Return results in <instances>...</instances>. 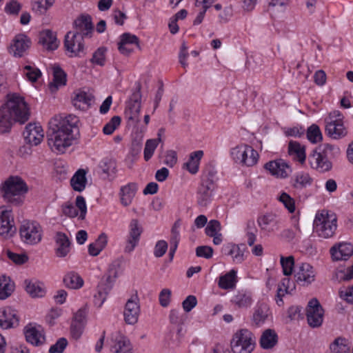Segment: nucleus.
<instances>
[{
  "mask_svg": "<svg viewBox=\"0 0 353 353\" xmlns=\"http://www.w3.org/2000/svg\"><path fill=\"white\" fill-rule=\"evenodd\" d=\"M79 122L78 117L73 114L56 115L50 119L47 139L53 151L63 153L72 144L79 134Z\"/></svg>",
  "mask_w": 353,
  "mask_h": 353,
  "instance_id": "nucleus-1",
  "label": "nucleus"
},
{
  "mask_svg": "<svg viewBox=\"0 0 353 353\" xmlns=\"http://www.w3.org/2000/svg\"><path fill=\"white\" fill-rule=\"evenodd\" d=\"M29 117L30 110L23 98L12 94L6 103L0 108V131L6 132L14 122L24 123Z\"/></svg>",
  "mask_w": 353,
  "mask_h": 353,
  "instance_id": "nucleus-2",
  "label": "nucleus"
},
{
  "mask_svg": "<svg viewBox=\"0 0 353 353\" xmlns=\"http://www.w3.org/2000/svg\"><path fill=\"white\" fill-rule=\"evenodd\" d=\"M340 154L337 146L324 143L316 147L309 155L310 166L320 172L330 171L332 168L331 159Z\"/></svg>",
  "mask_w": 353,
  "mask_h": 353,
  "instance_id": "nucleus-3",
  "label": "nucleus"
},
{
  "mask_svg": "<svg viewBox=\"0 0 353 353\" xmlns=\"http://www.w3.org/2000/svg\"><path fill=\"white\" fill-rule=\"evenodd\" d=\"M1 189L4 199L15 205L23 203L22 195L28 190L25 181L17 176H10L2 183Z\"/></svg>",
  "mask_w": 353,
  "mask_h": 353,
  "instance_id": "nucleus-4",
  "label": "nucleus"
},
{
  "mask_svg": "<svg viewBox=\"0 0 353 353\" xmlns=\"http://www.w3.org/2000/svg\"><path fill=\"white\" fill-rule=\"evenodd\" d=\"M255 345V336L248 329H241L236 331L230 341L233 353H251Z\"/></svg>",
  "mask_w": 353,
  "mask_h": 353,
  "instance_id": "nucleus-5",
  "label": "nucleus"
},
{
  "mask_svg": "<svg viewBox=\"0 0 353 353\" xmlns=\"http://www.w3.org/2000/svg\"><path fill=\"white\" fill-rule=\"evenodd\" d=\"M336 217L335 214L327 213L317 214L314 221V230L323 238L332 237L336 230Z\"/></svg>",
  "mask_w": 353,
  "mask_h": 353,
  "instance_id": "nucleus-6",
  "label": "nucleus"
},
{
  "mask_svg": "<svg viewBox=\"0 0 353 353\" xmlns=\"http://www.w3.org/2000/svg\"><path fill=\"white\" fill-rule=\"evenodd\" d=\"M344 116L339 110L331 112L325 119V131L327 134L334 139H340L345 137L347 129L343 123Z\"/></svg>",
  "mask_w": 353,
  "mask_h": 353,
  "instance_id": "nucleus-7",
  "label": "nucleus"
},
{
  "mask_svg": "<svg viewBox=\"0 0 353 353\" xmlns=\"http://www.w3.org/2000/svg\"><path fill=\"white\" fill-rule=\"evenodd\" d=\"M19 234L23 243L35 245L41 241L43 230L37 221H24L20 226Z\"/></svg>",
  "mask_w": 353,
  "mask_h": 353,
  "instance_id": "nucleus-8",
  "label": "nucleus"
},
{
  "mask_svg": "<svg viewBox=\"0 0 353 353\" xmlns=\"http://www.w3.org/2000/svg\"><path fill=\"white\" fill-rule=\"evenodd\" d=\"M230 154L235 162L247 166L254 165L259 157L257 152L248 145H237L231 150Z\"/></svg>",
  "mask_w": 353,
  "mask_h": 353,
  "instance_id": "nucleus-9",
  "label": "nucleus"
},
{
  "mask_svg": "<svg viewBox=\"0 0 353 353\" xmlns=\"http://www.w3.org/2000/svg\"><path fill=\"white\" fill-rule=\"evenodd\" d=\"M214 190L215 184L212 175L210 173L204 175L196 192L197 203L200 206H207L212 200Z\"/></svg>",
  "mask_w": 353,
  "mask_h": 353,
  "instance_id": "nucleus-10",
  "label": "nucleus"
},
{
  "mask_svg": "<svg viewBox=\"0 0 353 353\" xmlns=\"http://www.w3.org/2000/svg\"><path fill=\"white\" fill-rule=\"evenodd\" d=\"M257 223L261 232L270 236L280 229L281 221L276 214L266 213L258 216Z\"/></svg>",
  "mask_w": 353,
  "mask_h": 353,
  "instance_id": "nucleus-11",
  "label": "nucleus"
},
{
  "mask_svg": "<svg viewBox=\"0 0 353 353\" xmlns=\"http://www.w3.org/2000/svg\"><path fill=\"white\" fill-rule=\"evenodd\" d=\"M64 46L69 57H81L84 49L83 36L79 33L68 32L65 37Z\"/></svg>",
  "mask_w": 353,
  "mask_h": 353,
  "instance_id": "nucleus-12",
  "label": "nucleus"
},
{
  "mask_svg": "<svg viewBox=\"0 0 353 353\" xmlns=\"http://www.w3.org/2000/svg\"><path fill=\"white\" fill-rule=\"evenodd\" d=\"M32 44L30 39L24 34H17L8 48V52L13 57L20 58L27 54Z\"/></svg>",
  "mask_w": 353,
  "mask_h": 353,
  "instance_id": "nucleus-13",
  "label": "nucleus"
},
{
  "mask_svg": "<svg viewBox=\"0 0 353 353\" xmlns=\"http://www.w3.org/2000/svg\"><path fill=\"white\" fill-rule=\"evenodd\" d=\"M323 309L316 299H312L308 303L306 316L308 324L312 327L321 325L323 320Z\"/></svg>",
  "mask_w": 353,
  "mask_h": 353,
  "instance_id": "nucleus-14",
  "label": "nucleus"
},
{
  "mask_svg": "<svg viewBox=\"0 0 353 353\" xmlns=\"http://www.w3.org/2000/svg\"><path fill=\"white\" fill-rule=\"evenodd\" d=\"M315 276L313 267L307 263L299 264L294 270L296 281L303 286L310 285L314 281Z\"/></svg>",
  "mask_w": 353,
  "mask_h": 353,
  "instance_id": "nucleus-15",
  "label": "nucleus"
},
{
  "mask_svg": "<svg viewBox=\"0 0 353 353\" xmlns=\"http://www.w3.org/2000/svg\"><path fill=\"white\" fill-rule=\"evenodd\" d=\"M139 301L137 294L128 300L123 312L124 320L127 324L134 325L138 321L140 312Z\"/></svg>",
  "mask_w": 353,
  "mask_h": 353,
  "instance_id": "nucleus-16",
  "label": "nucleus"
},
{
  "mask_svg": "<svg viewBox=\"0 0 353 353\" xmlns=\"http://www.w3.org/2000/svg\"><path fill=\"white\" fill-rule=\"evenodd\" d=\"M142 233V228L137 219H132L130 224V232L127 237L124 252L131 253L137 246L140 236Z\"/></svg>",
  "mask_w": 353,
  "mask_h": 353,
  "instance_id": "nucleus-17",
  "label": "nucleus"
},
{
  "mask_svg": "<svg viewBox=\"0 0 353 353\" xmlns=\"http://www.w3.org/2000/svg\"><path fill=\"white\" fill-rule=\"evenodd\" d=\"M23 134L27 143L37 145L43 140V130L39 124L29 123L26 126Z\"/></svg>",
  "mask_w": 353,
  "mask_h": 353,
  "instance_id": "nucleus-18",
  "label": "nucleus"
},
{
  "mask_svg": "<svg viewBox=\"0 0 353 353\" xmlns=\"http://www.w3.org/2000/svg\"><path fill=\"white\" fill-rule=\"evenodd\" d=\"M245 250L246 248L244 244L236 245L233 243L224 245L221 249L222 253L230 256L235 263H241L245 260Z\"/></svg>",
  "mask_w": 353,
  "mask_h": 353,
  "instance_id": "nucleus-19",
  "label": "nucleus"
},
{
  "mask_svg": "<svg viewBox=\"0 0 353 353\" xmlns=\"http://www.w3.org/2000/svg\"><path fill=\"white\" fill-rule=\"evenodd\" d=\"M24 334L27 342L34 346H39L45 343L44 333L40 326L28 324L24 328Z\"/></svg>",
  "mask_w": 353,
  "mask_h": 353,
  "instance_id": "nucleus-20",
  "label": "nucleus"
},
{
  "mask_svg": "<svg viewBox=\"0 0 353 353\" xmlns=\"http://www.w3.org/2000/svg\"><path fill=\"white\" fill-rule=\"evenodd\" d=\"M19 325L17 312L12 307L0 308V327L3 329L14 327Z\"/></svg>",
  "mask_w": 353,
  "mask_h": 353,
  "instance_id": "nucleus-21",
  "label": "nucleus"
},
{
  "mask_svg": "<svg viewBox=\"0 0 353 353\" xmlns=\"http://www.w3.org/2000/svg\"><path fill=\"white\" fill-rule=\"evenodd\" d=\"M264 167L271 174L280 178L287 177L290 172L289 165L282 159L271 161L265 163Z\"/></svg>",
  "mask_w": 353,
  "mask_h": 353,
  "instance_id": "nucleus-22",
  "label": "nucleus"
},
{
  "mask_svg": "<svg viewBox=\"0 0 353 353\" xmlns=\"http://www.w3.org/2000/svg\"><path fill=\"white\" fill-rule=\"evenodd\" d=\"M75 33L81 34L83 37H90L93 31L92 18L88 14H82L74 21Z\"/></svg>",
  "mask_w": 353,
  "mask_h": 353,
  "instance_id": "nucleus-23",
  "label": "nucleus"
},
{
  "mask_svg": "<svg viewBox=\"0 0 353 353\" xmlns=\"http://www.w3.org/2000/svg\"><path fill=\"white\" fill-rule=\"evenodd\" d=\"M57 245L56 254L58 257H65L70 252V241L68 236L61 232H57L54 236Z\"/></svg>",
  "mask_w": 353,
  "mask_h": 353,
  "instance_id": "nucleus-24",
  "label": "nucleus"
},
{
  "mask_svg": "<svg viewBox=\"0 0 353 353\" xmlns=\"http://www.w3.org/2000/svg\"><path fill=\"white\" fill-rule=\"evenodd\" d=\"M39 43L48 50H54L59 46L56 34L50 30H45L40 32Z\"/></svg>",
  "mask_w": 353,
  "mask_h": 353,
  "instance_id": "nucleus-25",
  "label": "nucleus"
},
{
  "mask_svg": "<svg viewBox=\"0 0 353 353\" xmlns=\"http://www.w3.org/2000/svg\"><path fill=\"white\" fill-rule=\"evenodd\" d=\"M330 253L334 260H347L353 254V247L350 243H340L332 247Z\"/></svg>",
  "mask_w": 353,
  "mask_h": 353,
  "instance_id": "nucleus-26",
  "label": "nucleus"
},
{
  "mask_svg": "<svg viewBox=\"0 0 353 353\" xmlns=\"http://www.w3.org/2000/svg\"><path fill=\"white\" fill-rule=\"evenodd\" d=\"M24 285L26 292L32 298L43 297L46 294V288L41 282L25 280Z\"/></svg>",
  "mask_w": 353,
  "mask_h": 353,
  "instance_id": "nucleus-27",
  "label": "nucleus"
},
{
  "mask_svg": "<svg viewBox=\"0 0 353 353\" xmlns=\"http://www.w3.org/2000/svg\"><path fill=\"white\" fill-rule=\"evenodd\" d=\"M137 190V185L134 183H130L121 188L120 197L123 205L128 206L131 204Z\"/></svg>",
  "mask_w": 353,
  "mask_h": 353,
  "instance_id": "nucleus-28",
  "label": "nucleus"
},
{
  "mask_svg": "<svg viewBox=\"0 0 353 353\" xmlns=\"http://www.w3.org/2000/svg\"><path fill=\"white\" fill-rule=\"evenodd\" d=\"M111 352L112 353H132L131 343L125 336L119 335L114 340Z\"/></svg>",
  "mask_w": 353,
  "mask_h": 353,
  "instance_id": "nucleus-29",
  "label": "nucleus"
},
{
  "mask_svg": "<svg viewBox=\"0 0 353 353\" xmlns=\"http://www.w3.org/2000/svg\"><path fill=\"white\" fill-rule=\"evenodd\" d=\"M278 342V336L272 329L265 330L260 338V345L263 349L268 350L274 347Z\"/></svg>",
  "mask_w": 353,
  "mask_h": 353,
  "instance_id": "nucleus-30",
  "label": "nucleus"
},
{
  "mask_svg": "<svg viewBox=\"0 0 353 353\" xmlns=\"http://www.w3.org/2000/svg\"><path fill=\"white\" fill-rule=\"evenodd\" d=\"M269 314L270 310L266 304L261 303L258 305L252 316L253 323L257 327L261 326L265 323Z\"/></svg>",
  "mask_w": 353,
  "mask_h": 353,
  "instance_id": "nucleus-31",
  "label": "nucleus"
},
{
  "mask_svg": "<svg viewBox=\"0 0 353 353\" xmlns=\"http://www.w3.org/2000/svg\"><path fill=\"white\" fill-rule=\"evenodd\" d=\"M85 174L84 170L79 169L70 179V185L75 191L82 192L85 189L87 183Z\"/></svg>",
  "mask_w": 353,
  "mask_h": 353,
  "instance_id": "nucleus-32",
  "label": "nucleus"
},
{
  "mask_svg": "<svg viewBox=\"0 0 353 353\" xmlns=\"http://www.w3.org/2000/svg\"><path fill=\"white\" fill-rule=\"evenodd\" d=\"M289 154L294 157L296 161L303 163L305 161L306 155L305 147L296 141H291L288 146Z\"/></svg>",
  "mask_w": 353,
  "mask_h": 353,
  "instance_id": "nucleus-33",
  "label": "nucleus"
},
{
  "mask_svg": "<svg viewBox=\"0 0 353 353\" xmlns=\"http://www.w3.org/2000/svg\"><path fill=\"white\" fill-rule=\"evenodd\" d=\"M203 156L202 150L193 152L190 155V159L187 163L184 164V167L191 173L196 174L199 170L200 161Z\"/></svg>",
  "mask_w": 353,
  "mask_h": 353,
  "instance_id": "nucleus-34",
  "label": "nucleus"
},
{
  "mask_svg": "<svg viewBox=\"0 0 353 353\" xmlns=\"http://www.w3.org/2000/svg\"><path fill=\"white\" fill-rule=\"evenodd\" d=\"M14 290V283L10 277L0 276V299L4 300L9 297Z\"/></svg>",
  "mask_w": 353,
  "mask_h": 353,
  "instance_id": "nucleus-35",
  "label": "nucleus"
},
{
  "mask_svg": "<svg viewBox=\"0 0 353 353\" xmlns=\"http://www.w3.org/2000/svg\"><path fill=\"white\" fill-rule=\"evenodd\" d=\"M11 221H12V219L11 217L10 211H3L0 216V235L5 237L10 235V232L12 228Z\"/></svg>",
  "mask_w": 353,
  "mask_h": 353,
  "instance_id": "nucleus-36",
  "label": "nucleus"
},
{
  "mask_svg": "<svg viewBox=\"0 0 353 353\" xmlns=\"http://www.w3.org/2000/svg\"><path fill=\"white\" fill-rule=\"evenodd\" d=\"M236 272L234 270L219 277V287L221 289L228 290L234 288L236 284Z\"/></svg>",
  "mask_w": 353,
  "mask_h": 353,
  "instance_id": "nucleus-37",
  "label": "nucleus"
},
{
  "mask_svg": "<svg viewBox=\"0 0 353 353\" xmlns=\"http://www.w3.org/2000/svg\"><path fill=\"white\" fill-rule=\"evenodd\" d=\"M116 277V272H113L112 275L111 271H110L109 274L105 275L99 282L97 287L98 291L103 292L108 296V293L112 288Z\"/></svg>",
  "mask_w": 353,
  "mask_h": 353,
  "instance_id": "nucleus-38",
  "label": "nucleus"
},
{
  "mask_svg": "<svg viewBox=\"0 0 353 353\" xmlns=\"http://www.w3.org/2000/svg\"><path fill=\"white\" fill-rule=\"evenodd\" d=\"M93 96L84 91H80L77 93L74 99V105L81 109H85L90 106L93 100Z\"/></svg>",
  "mask_w": 353,
  "mask_h": 353,
  "instance_id": "nucleus-39",
  "label": "nucleus"
},
{
  "mask_svg": "<svg viewBox=\"0 0 353 353\" xmlns=\"http://www.w3.org/2000/svg\"><path fill=\"white\" fill-rule=\"evenodd\" d=\"M63 282L67 288L74 290L79 289L83 285V280L75 272L67 274L63 279Z\"/></svg>",
  "mask_w": 353,
  "mask_h": 353,
  "instance_id": "nucleus-40",
  "label": "nucleus"
},
{
  "mask_svg": "<svg viewBox=\"0 0 353 353\" xmlns=\"http://www.w3.org/2000/svg\"><path fill=\"white\" fill-rule=\"evenodd\" d=\"M232 302L239 308H248L252 304V299L249 294L238 292L232 297Z\"/></svg>",
  "mask_w": 353,
  "mask_h": 353,
  "instance_id": "nucleus-41",
  "label": "nucleus"
},
{
  "mask_svg": "<svg viewBox=\"0 0 353 353\" xmlns=\"http://www.w3.org/2000/svg\"><path fill=\"white\" fill-rule=\"evenodd\" d=\"M55 0H32V8L39 14H45L54 3Z\"/></svg>",
  "mask_w": 353,
  "mask_h": 353,
  "instance_id": "nucleus-42",
  "label": "nucleus"
},
{
  "mask_svg": "<svg viewBox=\"0 0 353 353\" xmlns=\"http://www.w3.org/2000/svg\"><path fill=\"white\" fill-rule=\"evenodd\" d=\"M53 83H50L51 89H57L60 85H63L66 82V74L59 66L53 67Z\"/></svg>",
  "mask_w": 353,
  "mask_h": 353,
  "instance_id": "nucleus-43",
  "label": "nucleus"
},
{
  "mask_svg": "<svg viewBox=\"0 0 353 353\" xmlns=\"http://www.w3.org/2000/svg\"><path fill=\"white\" fill-rule=\"evenodd\" d=\"M312 181V178L307 173L300 172L294 176L293 186L296 188H303L310 185Z\"/></svg>",
  "mask_w": 353,
  "mask_h": 353,
  "instance_id": "nucleus-44",
  "label": "nucleus"
},
{
  "mask_svg": "<svg viewBox=\"0 0 353 353\" xmlns=\"http://www.w3.org/2000/svg\"><path fill=\"white\" fill-rule=\"evenodd\" d=\"M331 353H350V348L345 343V340L339 337L330 345Z\"/></svg>",
  "mask_w": 353,
  "mask_h": 353,
  "instance_id": "nucleus-45",
  "label": "nucleus"
},
{
  "mask_svg": "<svg viewBox=\"0 0 353 353\" xmlns=\"http://www.w3.org/2000/svg\"><path fill=\"white\" fill-rule=\"evenodd\" d=\"M141 108H135L134 106L128 105V107L125 111V118L128 119L129 124H135L139 122V114Z\"/></svg>",
  "mask_w": 353,
  "mask_h": 353,
  "instance_id": "nucleus-46",
  "label": "nucleus"
},
{
  "mask_svg": "<svg viewBox=\"0 0 353 353\" xmlns=\"http://www.w3.org/2000/svg\"><path fill=\"white\" fill-rule=\"evenodd\" d=\"M281 265L282 266L283 272L285 276H290L293 272L294 265V259L292 256L288 257H281Z\"/></svg>",
  "mask_w": 353,
  "mask_h": 353,
  "instance_id": "nucleus-47",
  "label": "nucleus"
},
{
  "mask_svg": "<svg viewBox=\"0 0 353 353\" xmlns=\"http://www.w3.org/2000/svg\"><path fill=\"white\" fill-rule=\"evenodd\" d=\"M99 167L103 173L110 176L116 172V163L111 159H104L100 163Z\"/></svg>",
  "mask_w": 353,
  "mask_h": 353,
  "instance_id": "nucleus-48",
  "label": "nucleus"
},
{
  "mask_svg": "<svg viewBox=\"0 0 353 353\" xmlns=\"http://www.w3.org/2000/svg\"><path fill=\"white\" fill-rule=\"evenodd\" d=\"M307 137L312 143H316L322 139V134L317 125L313 124L307 130Z\"/></svg>",
  "mask_w": 353,
  "mask_h": 353,
  "instance_id": "nucleus-49",
  "label": "nucleus"
},
{
  "mask_svg": "<svg viewBox=\"0 0 353 353\" xmlns=\"http://www.w3.org/2000/svg\"><path fill=\"white\" fill-rule=\"evenodd\" d=\"M121 121V119L120 117L114 116L110 121L104 125L103 128V133L107 135L112 134L120 125Z\"/></svg>",
  "mask_w": 353,
  "mask_h": 353,
  "instance_id": "nucleus-50",
  "label": "nucleus"
},
{
  "mask_svg": "<svg viewBox=\"0 0 353 353\" xmlns=\"http://www.w3.org/2000/svg\"><path fill=\"white\" fill-rule=\"evenodd\" d=\"M23 70V74L32 82L37 81L41 75V72L38 68L30 65H26Z\"/></svg>",
  "mask_w": 353,
  "mask_h": 353,
  "instance_id": "nucleus-51",
  "label": "nucleus"
},
{
  "mask_svg": "<svg viewBox=\"0 0 353 353\" xmlns=\"http://www.w3.org/2000/svg\"><path fill=\"white\" fill-rule=\"evenodd\" d=\"M279 200L284 205L289 212L293 213L295 211L294 200L289 194L283 192L279 197Z\"/></svg>",
  "mask_w": 353,
  "mask_h": 353,
  "instance_id": "nucleus-52",
  "label": "nucleus"
},
{
  "mask_svg": "<svg viewBox=\"0 0 353 353\" xmlns=\"http://www.w3.org/2000/svg\"><path fill=\"white\" fill-rule=\"evenodd\" d=\"M157 141L155 140H147L143 152L145 161H149L152 157L156 148H157Z\"/></svg>",
  "mask_w": 353,
  "mask_h": 353,
  "instance_id": "nucleus-53",
  "label": "nucleus"
},
{
  "mask_svg": "<svg viewBox=\"0 0 353 353\" xmlns=\"http://www.w3.org/2000/svg\"><path fill=\"white\" fill-rule=\"evenodd\" d=\"M128 105L134 106L137 110L138 108H141V93L140 84L137 85L136 90L132 94Z\"/></svg>",
  "mask_w": 353,
  "mask_h": 353,
  "instance_id": "nucleus-54",
  "label": "nucleus"
},
{
  "mask_svg": "<svg viewBox=\"0 0 353 353\" xmlns=\"http://www.w3.org/2000/svg\"><path fill=\"white\" fill-rule=\"evenodd\" d=\"M221 229V223L217 220H210L206 228H205V234L209 236H214L219 233H220V230Z\"/></svg>",
  "mask_w": 353,
  "mask_h": 353,
  "instance_id": "nucleus-55",
  "label": "nucleus"
},
{
  "mask_svg": "<svg viewBox=\"0 0 353 353\" xmlns=\"http://www.w3.org/2000/svg\"><path fill=\"white\" fill-rule=\"evenodd\" d=\"M180 227V223L179 221H176L171 230V235L170 239V246L178 247V244L180 240V235L179 228Z\"/></svg>",
  "mask_w": 353,
  "mask_h": 353,
  "instance_id": "nucleus-56",
  "label": "nucleus"
},
{
  "mask_svg": "<svg viewBox=\"0 0 353 353\" xmlns=\"http://www.w3.org/2000/svg\"><path fill=\"white\" fill-rule=\"evenodd\" d=\"M106 49L105 48H98L93 54L92 58L91 59L92 63L99 65H103L105 63Z\"/></svg>",
  "mask_w": 353,
  "mask_h": 353,
  "instance_id": "nucleus-57",
  "label": "nucleus"
},
{
  "mask_svg": "<svg viewBox=\"0 0 353 353\" xmlns=\"http://www.w3.org/2000/svg\"><path fill=\"white\" fill-rule=\"evenodd\" d=\"M6 254L8 259L17 265H22L28 260V257L26 254H17L10 250H8Z\"/></svg>",
  "mask_w": 353,
  "mask_h": 353,
  "instance_id": "nucleus-58",
  "label": "nucleus"
},
{
  "mask_svg": "<svg viewBox=\"0 0 353 353\" xmlns=\"http://www.w3.org/2000/svg\"><path fill=\"white\" fill-rule=\"evenodd\" d=\"M119 42H124L126 45L132 46L134 45L137 48H140L139 38L136 35L132 34L130 33H123L121 34L120 37Z\"/></svg>",
  "mask_w": 353,
  "mask_h": 353,
  "instance_id": "nucleus-59",
  "label": "nucleus"
},
{
  "mask_svg": "<svg viewBox=\"0 0 353 353\" xmlns=\"http://www.w3.org/2000/svg\"><path fill=\"white\" fill-rule=\"evenodd\" d=\"M75 204V207L77 208L80 211L79 219H80L81 220H83L85 217L87 212V206L83 196H77L76 198Z\"/></svg>",
  "mask_w": 353,
  "mask_h": 353,
  "instance_id": "nucleus-60",
  "label": "nucleus"
},
{
  "mask_svg": "<svg viewBox=\"0 0 353 353\" xmlns=\"http://www.w3.org/2000/svg\"><path fill=\"white\" fill-rule=\"evenodd\" d=\"M68 345V341L65 338H60L49 349V353H62Z\"/></svg>",
  "mask_w": 353,
  "mask_h": 353,
  "instance_id": "nucleus-61",
  "label": "nucleus"
},
{
  "mask_svg": "<svg viewBox=\"0 0 353 353\" xmlns=\"http://www.w3.org/2000/svg\"><path fill=\"white\" fill-rule=\"evenodd\" d=\"M168 243L165 241H158L154 246V255L157 258L163 256L168 250Z\"/></svg>",
  "mask_w": 353,
  "mask_h": 353,
  "instance_id": "nucleus-62",
  "label": "nucleus"
},
{
  "mask_svg": "<svg viewBox=\"0 0 353 353\" xmlns=\"http://www.w3.org/2000/svg\"><path fill=\"white\" fill-rule=\"evenodd\" d=\"M197 304V300L195 296L189 295L183 301L182 306L186 312H190Z\"/></svg>",
  "mask_w": 353,
  "mask_h": 353,
  "instance_id": "nucleus-63",
  "label": "nucleus"
},
{
  "mask_svg": "<svg viewBox=\"0 0 353 353\" xmlns=\"http://www.w3.org/2000/svg\"><path fill=\"white\" fill-rule=\"evenodd\" d=\"M21 8V4L16 0H11L6 7L5 11L10 14H17Z\"/></svg>",
  "mask_w": 353,
  "mask_h": 353,
  "instance_id": "nucleus-64",
  "label": "nucleus"
}]
</instances>
